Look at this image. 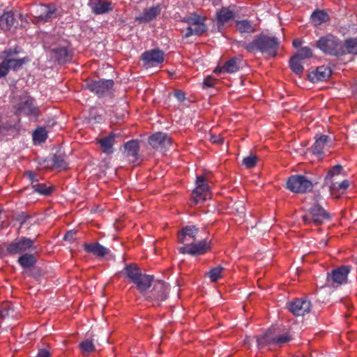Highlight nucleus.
<instances>
[{"instance_id":"1","label":"nucleus","mask_w":357,"mask_h":357,"mask_svg":"<svg viewBox=\"0 0 357 357\" xmlns=\"http://www.w3.org/2000/svg\"><path fill=\"white\" fill-rule=\"evenodd\" d=\"M236 44L238 47H243L248 52H259L261 54L275 57L278 54L280 40L275 36L261 33L255 36L251 43H246L241 40L237 41Z\"/></svg>"},{"instance_id":"2","label":"nucleus","mask_w":357,"mask_h":357,"mask_svg":"<svg viewBox=\"0 0 357 357\" xmlns=\"http://www.w3.org/2000/svg\"><path fill=\"white\" fill-rule=\"evenodd\" d=\"M324 200L320 194H314L305 198V202H308L311 206L308 208L307 213L302 217L305 225L311 223L315 225H321L331 219V215L321 205Z\"/></svg>"},{"instance_id":"3","label":"nucleus","mask_w":357,"mask_h":357,"mask_svg":"<svg viewBox=\"0 0 357 357\" xmlns=\"http://www.w3.org/2000/svg\"><path fill=\"white\" fill-rule=\"evenodd\" d=\"M314 184L307 175L295 174L287 178L285 188L291 192L304 194L312 190Z\"/></svg>"},{"instance_id":"4","label":"nucleus","mask_w":357,"mask_h":357,"mask_svg":"<svg viewBox=\"0 0 357 357\" xmlns=\"http://www.w3.org/2000/svg\"><path fill=\"white\" fill-rule=\"evenodd\" d=\"M316 47L331 56H339L344 55V52L341 40L331 35L321 37L317 41Z\"/></svg>"},{"instance_id":"5","label":"nucleus","mask_w":357,"mask_h":357,"mask_svg":"<svg viewBox=\"0 0 357 357\" xmlns=\"http://www.w3.org/2000/svg\"><path fill=\"white\" fill-rule=\"evenodd\" d=\"M31 14L38 20V22H47L58 15L57 10L54 5L39 4L31 6Z\"/></svg>"},{"instance_id":"6","label":"nucleus","mask_w":357,"mask_h":357,"mask_svg":"<svg viewBox=\"0 0 357 357\" xmlns=\"http://www.w3.org/2000/svg\"><path fill=\"white\" fill-rule=\"evenodd\" d=\"M350 266H341L333 270L331 273H328L326 282L328 285L337 287L347 281V277L351 272Z\"/></svg>"},{"instance_id":"7","label":"nucleus","mask_w":357,"mask_h":357,"mask_svg":"<svg viewBox=\"0 0 357 357\" xmlns=\"http://www.w3.org/2000/svg\"><path fill=\"white\" fill-rule=\"evenodd\" d=\"M15 112L18 115L36 116L38 114V108L35 105L34 100L31 97L24 96L15 106Z\"/></svg>"},{"instance_id":"8","label":"nucleus","mask_w":357,"mask_h":357,"mask_svg":"<svg viewBox=\"0 0 357 357\" xmlns=\"http://www.w3.org/2000/svg\"><path fill=\"white\" fill-rule=\"evenodd\" d=\"M311 301L307 298H296L287 303V309L295 316H304L310 312Z\"/></svg>"},{"instance_id":"9","label":"nucleus","mask_w":357,"mask_h":357,"mask_svg":"<svg viewBox=\"0 0 357 357\" xmlns=\"http://www.w3.org/2000/svg\"><path fill=\"white\" fill-rule=\"evenodd\" d=\"M113 86L114 82L112 79L91 81L86 84V88L98 96H102L110 93Z\"/></svg>"},{"instance_id":"10","label":"nucleus","mask_w":357,"mask_h":357,"mask_svg":"<svg viewBox=\"0 0 357 357\" xmlns=\"http://www.w3.org/2000/svg\"><path fill=\"white\" fill-rule=\"evenodd\" d=\"M142 59L146 66L154 67L164 61L165 53L158 49L151 50L142 54Z\"/></svg>"},{"instance_id":"11","label":"nucleus","mask_w":357,"mask_h":357,"mask_svg":"<svg viewBox=\"0 0 357 357\" xmlns=\"http://www.w3.org/2000/svg\"><path fill=\"white\" fill-rule=\"evenodd\" d=\"M169 291V287L168 284L163 281H158L154 284L149 298L159 303L167 299Z\"/></svg>"},{"instance_id":"12","label":"nucleus","mask_w":357,"mask_h":357,"mask_svg":"<svg viewBox=\"0 0 357 357\" xmlns=\"http://www.w3.org/2000/svg\"><path fill=\"white\" fill-rule=\"evenodd\" d=\"M33 248V241L27 238H20L7 247V252L10 254H20Z\"/></svg>"},{"instance_id":"13","label":"nucleus","mask_w":357,"mask_h":357,"mask_svg":"<svg viewBox=\"0 0 357 357\" xmlns=\"http://www.w3.org/2000/svg\"><path fill=\"white\" fill-rule=\"evenodd\" d=\"M149 142L153 149L162 151L171 145L172 140L166 133L159 132L151 136Z\"/></svg>"},{"instance_id":"14","label":"nucleus","mask_w":357,"mask_h":357,"mask_svg":"<svg viewBox=\"0 0 357 357\" xmlns=\"http://www.w3.org/2000/svg\"><path fill=\"white\" fill-rule=\"evenodd\" d=\"M331 74L332 70L330 67L321 66L308 74V79L311 82L317 83L327 80Z\"/></svg>"},{"instance_id":"15","label":"nucleus","mask_w":357,"mask_h":357,"mask_svg":"<svg viewBox=\"0 0 357 357\" xmlns=\"http://www.w3.org/2000/svg\"><path fill=\"white\" fill-rule=\"evenodd\" d=\"M17 313L13 307L6 304L0 308V327L5 324V328H9L13 325V321L16 318Z\"/></svg>"},{"instance_id":"16","label":"nucleus","mask_w":357,"mask_h":357,"mask_svg":"<svg viewBox=\"0 0 357 357\" xmlns=\"http://www.w3.org/2000/svg\"><path fill=\"white\" fill-rule=\"evenodd\" d=\"M256 342L259 349L268 348L271 350L275 349L273 331L269 329L264 333L256 336Z\"/></svg>"},{"instance_id":"17","label":"nucleus","mask_w":357,"mask_h":357,"mask_svg":"<svg viewBox=\"0 0 357 357\" xmlns=\"http://www.w3.org/2000/svg\"><path fill=\"white\" fill-rule=\"evenodd\" d=\"M188 26L186 27L185 31H183L184 37L188 38L191 36L201 35V17L195 16L189 17L187 20Z\"/></svg>"},{"instance_id":"18","label":"nucleus","mask_w":357,"mask_h":357,"mask_svg":"<svg viewBox=\"0 0 357 357\" xmlns=\"http://www.w3.org/2000/svg\"><path fill=\"white\" fill-rule=\"evenodd\" d=\"M199 228L193 225L186 226L178 234V242L183 244L192 241L199 234Z\"/></svg>"},{"instance_id":"19","label":"nucleus","mask_w":357,"mask_h":357,"mask_svg":"<svg viewBox=\"0 0 357 357\" xmlns=\"http://www.w3.org/2000/svg\"><path fill=\"white\" fill-rule=\"evenodd\" d=\"M161 7L157 5L144 10L142 13L136 17V20L140 23H146L154 19L160 13Z\"/></svg>"},{"instance_id":"20","label":"nucleus","mask_w":357,"mask_h":357,"mask_svg":"<svg viewBox=\"0 0 357 357\" xmlns=\"http://www.w3.org/2000/svg\"><path fill=\"white\" fill-rule=\"evenodd\" d=\"M211 175V172L202 168V202L212 199L211 185L208 184V183H211L210 181Z\"/></svg>"},{"instance_id":"21","label":"nucleus","mask_w":357,"mask_h":357,"mask_svg":"<svg viewBox=\"0 0 357 357\" xmlns=\"http://www.w3.org/2000/svg\"><path fill=\"white\" fill-rule=\"evenodd\" d=\"M349 186V181L344 180L341 183L331 182L329 185L331 195L333 198H339L344 194Z\"/></svg>"},{"instance_id":"22","label":"nucleus","mask_w":357,"mask_h":357,"mask_svg":"<svg viewBox=\"0 0 357 357\" xmlns=\"http://www.w3.org/2000/svg\"><path fill=\"white\" fill-rule=\"evenodd\" d=\"M89 5L93 13L96 15H102L112 10V3L107 0H94Z\"/></svg>"},{"instance_id":"23","label":"nucleus","mask_w":357,"mask_h":357,"mask_svg":"<svg viewBox=\"0 0 357 357\" xmlns=\"http://www.w3.org/2000/svg\"><path fill=\"white\" fill-rule=\"evenodd\" d=\"M330 142V137L326 135H321L316 138L315 142L312 147V153L319 156L322 155L326 145Z\"/></svg>"},{"instance_id":"24","label":"nucleus","mask_w":357,"mask_h":357,"mask_svg":"<svg viewBox=\"0 0 357 357\" xmlns=\"http://www.w3.org/2000/svg\"><path fill=\"white\" fill-rule=\"evenodd\" d=\"M153 280V277L152 275L142 273L140 277L134 282V284L141 293H144L150 288Z\"/></svg>"},{"instance_id":"25","label":"nucleus","mask_w":357,"mask_h":357,"mask_svg":"<svg viewBox=\"0 0 357 357\" xmlns=\"http://www.w3.org/2000/svg\"><path fill=\"white\" fill-rule=\"evenodd\" d=\"M217 17V24L220 27L224 25L225 23L234 19L235 15L232 10H230L228 8L222 7L216 13Z\"/></svg>"},{"instance_id":"26","label":"nucleus","mask_w":357,"mask_h":357,"mask_svg":"<svg viewBox=\"0 0 357 357\" xmlns=\"http://www.w3.org/2000/svg\"><path fill=\"white\" fill-rule=\"evenodd\" d=\"M84 250L98 257H104L109 252V250L98 243L84 244Z\"/></svg>"},{"instance_id":"27","label":"nucleus","mask_w":357,"mask_h":357,"mask_svg":"<svg viewBox=\"0 0 357 357\" xmlns=\"http://www.w3.org/2000/svg\"><path fill=\"white\" fill-rule=\"evenodd\" d=\"M241 62L242 61L240 59L232 57L224 63L219 71L224 70L227 73H236L240 70Z\"/></svg>"},{"instance_id":"28","label":"nucleus","mask_w":357,"mask_h":357,"mask_svg":"<svg viewBox=\"0 0 357 357\" xmlns=\"http://www.w3.org/2000/svg\"><path fill=\"white\" fill-rule=\"evenodd\" d=\"M15 19L11 11L4 13L0 17V28L4 31L10 30L15 24Z\"/></svg>"},{"instance_id":"29","label":"nucleus","mask_w":357,"mask_h":357,"mask_svg":"<svg viewBox=\"0 0 357 357\" xmlns=\"http://www.w3.org/2000/svg\"><path fill=\"white\" fill-rule=\"evenodd\" d=\"M125 152L128 159L135 162L139 151V146L137 141L132 140L125 144Z\"/></svg>"},{"instance_id":"30","label":"nucleus","mask_w":357,"mask_h":357,"mask_svg":"<svg viewBox=\"0 0 357 357\" xmlns=\"http://www.w3.org/2000/svg\"><path fill=\"white\" fill-rule=\"evenodd\" d=\"M5 53L8 54V56L3 59L4 63H6V66L8 67V71L12 69L14 70H17L20 69L22 65L25 63L24 59H15L10 57L9 55L10 54V50L5 51Z\"/></svg>"},{"instance_id":"31","label":"nucleus","mask_w":357,"mask_h":357,"mask_svg":"<svg viewBox=\"0 0 357 357\" xmlns=\"http://www.w3.org/2000/svg\"><path fill=\"white\" fill-rule=\"evenodd\" d=\"M185 245L178 248L181 254H188L190 255H197L201 253V243H192L190 242L185 243Z\"/></svg>"},{"instance_id":"32","label":"nucleus","mask_w":357,"mask_h":357,"mask_svg":"<svg viewBox=\"0 0 357 357\" xmlns=\"http://www.w3.org/2000/svg\"><path fill=\"white\" fill-rule=\"evenodd\" d=\"M124 271L126 274V276L133 283L142 275L140 269L137 266L132 264L126 265L124 268Z\"/></svg>"},{"instance_id":"33","label":"nucleus","mask_w":357,"mask_h":357,"mask_svg":"<svg viewBox=\"0 0 357 357\" xmlns=\"http://www.w3.org/2000/svg\"><path fill=\"white\" fill-rule=\"evenodd\" d=\"M236 27L241 33H253L256 31L254 26L247 20H238L236 22Z\"/></svg>"},{"instance_id":"34","label":"nucleus","mask_w":357,"mask_h":357,"mask_svg":"<svg viewBox=\"0 0 357 357\" xmlns=\"http://www.w3.org/2000/svg\"><path fill=\"white\" fill-rule=\"evenodd\" d=\"M114 137V134H110L109 136L102 138L99 141V144L102 148L104 153H111L113 152V144Z\"/></svg>"},{"instance_id":"35","label":"nucleus","mask_w":357,"mask_h":357,"mask_svg":"<svg viewBox=\"0 0 357 357\" xmlns=\"http://www.w3.org/2000/svg\"><path fill=\"white\" fill-rule=\"evenodd\" d=\"M292 340L293 337L289 332L282 334L274 333L275 348L282 347Z\"/></svg>"},{"instance_id":"36","label":"nucleus","mask_w":357,"mask_h":357,"mask_svg":"<svg viewBox=\"0 0 357 357\" xmlns=\"http://www.w3.org/2000/svg\"><path fill=\"white\" fill-rule=\"evenodd\" d=\"M311 20L315 26H319L328 20V15L324 10H316L311 15Z\"/></svg>"},{"instance_id":"37","label":"nucleus","mask_w":357,"mask_h":357,"mask_svg":"<svg viewBox=\"0 0 357 357\" xmlns=\"http://www.w3.org/2000/svg\"><path fill=\"white\" fill-rule=\"evenodd\" d=\"M291 70L296 75H301L303 74L304 68L301 60L298 59L297 56H292L289 61Z\"/></svg>"},{"instance_id":"38","label":"nucleus","mask_w":357,"mask_h":357,"mask_svg":"<svg viewBox=\"0 0 357 357\" xmlns=\"http://www.w3.org/2000/svg\"><path fill=\"white\" fill-rule=\"evenodd\" d=\"M343 50L344 54H357V38L347 39L343 44Z\"/></svg>"},{"instance_id":"39","label":"nucleus","mask_w":357,"mask_h":357,"mask_svg":"<svg viewBox=\"0 0 357 357\" xmlns=\"http://www.w3.org/2000/svg\"><path fill=\"white\" fill-rule=\"evenodd\" d=\"M47 138V132L45 128H38L33 132V141L35 144H40L45 142Z\"/></svg>"},{"instance_id":"40","label":"nucleus","mask_w":357,"mask_h":357,"mask_svg":"<svg viewBox=\"0 0 357 357\" xmlns=\"http://www.w3.org/2000/svg\"><path fill=\"white\" fill-rule=\"evenodd\" d=\"M55 57L59 63H63L70 59V54L66 47H60L53 50Z\"/></svg>"},{"instance_id":"41","label":"nucleus","mask_w":357,"mask_h":357,"mask_svg":"<svg viewBox=\"0 0 357 357\" xmlns=\"http://www.w3.org/2000/svg\"><path fill=\"white\" fill-rule=\"evenodd\" d=\"M224 270V267L219 265L211 268L208 272L206 273L205 276L208 277L211 282H215L222 277V273Z\"/></svg>"},{"instance_id":"42","label":"nucleus","mask_w":357,"mask_h":357,"mask_svg":"<svg viewBox=\"0 0 357 357\" xmlns=\"http://www.w3.org/2000/svg\"><path fill=\"white\" fill-rule=\"evenodd\" d=\"M201 200V176H197L196 177V188L192 193L190 199V205L197 204Z\"/></svg>"},{"instance_id":"43","label":"nucleus","mask_w":357,"mask_h":357,"mask_svg":"<svg viewBox=\"0 0 357 357\" xmlns=\"http://www.w3.org/2000/svg\"><path fill=\"white\" fill-rule=\"evenodd\" d=\"M18 262L23 268H28L36 264V259L33 255L25 254L19 257Z\"/></svg>"},{"instance_id":"44","label":"nucleus","mask_w":357,"mask_h":357,"mask_svg":"<svg viewBox=\"0 0 357 357\" xmlns=\"http://www.w3.org/2000/svg\"><path fill=\"white\" fill-rule=\"evenodd\" d=\"M205 234L207 236L202 239V255L211 252L213 245V236L208 234V231H202V236Z\"/></svg>"},{"instance_id":"45","label":"nucleus","mask_w":357,"mask_h":357,"mask_svg":"<svg viewBox=\"0 0 357 357\" xmlns=\"http://www.w3.org/2000/svg\"><path fill=\"white\" fill-rule=\"evenodd\" d=\"M294 56H297V58L301 61L309 59L313 56L312 50L309 47H303L300 48L297 53Z\"/></svg>"},{"instance_id":"46","label":"nucleus","mask_w":357,"mask_h":357,"mask_svg":"<svg viewBox=\"0 0 357 357\" xmlns=\"http://www.w3.org/2000/svg\"><path fill=\"white\" fill-rule=\"evenodd\" d=\"M32 188L35 192L43 195H50L53 189L52 187H47L46 185L43 183H33Z\"/></svg>"},{"instance_id":"47","label":"nucleus","mask_w":357,"mask_h":357,"mask_svg":"<svg viewBox=\"0 0 357 357\" xmlns=\"http://www.w3.org/2000/svg\"><path fill=\"white\" fill-rule=\"evenodd\" d=\"M257 161L258 157L255 154L250 153L243 159L242 164L247 169H251L257 165Z\"/></svg>"},{"instance_id":"48","label":"nucleus","mask_w":357,"mask_h":357,"mask_svg":"<svg viewBox=\"0 0 357 357\" xmlns=\"http://www.w3.org/2000/svg\"><path fill=\"white\" fill-rule=\"evenodd\" d=\"M342 170V167L340 165H336L331 169H329L325 178V184H328V183L335 176H337L340 174Z\"/></svg>"},{"instance_id":"49","label":"nucleus","mask_w":357,"mask_h":357,"mask_svg":"<svg viewBox=\"0 0 357 357\" xmlns=\"http://www.w3.org/2000/svg\"><path fill=\"white\" fill-rule=\"evenodd\" d=\"M82 352L84 354H89L95 350V346L90 340H85L79 344Z\"/></svg>"},{"instance_id":"50","label":"nucleus","mask_w":357,"mask_h":357,"mask_svg":"<svg viewBox=\"0 0 357 357\" xmlns=\"http://www.w3.org/2000/svg\"><path fill=\"white\" fill-rule=\"evenodd\" d=\"M52 161L54 166L61 170L66 169L68 167V163L65 158L60 155H55Z\"/></svg>"},{"instance_id":"51","label":"nucleus","mask_w":357,"mask_h":357,"mask_svg":"<svg viewBox=\"0 0 357 357\" xmlns=\"http://www.w3.org/2000/svg\"><path fill=\"white\" fill-rule=\"evenodd\" d=\"M204 138L215 144H222L224 142V139L220 135H213L211 132L205 133Z\"/></svg>"},{"instance_id":"52","label":"nucleus","mask_w":357,"mask_h":357,"mask_svg":"<svg viewBox=\"0 0 357 357\" xmlns=\"http://www.w3.org/2000/svg\"><path fill=\"white\" fill-rule=\"evenodd\" d=\"M232 208L236 213L239 215L241 217L244 215L245 213V208L243 204V202L241 201L236 202L233 206Z\"/></svg>"},{"instance_id":"53","label":"nucleus","mask_w":357,"mask_h":357,"mask_svg":"<svg viewBox=\"0 0 357 357\" xmlns=\"http://www.w3.org/2000/svg\"><path fill=\"white\" fill-rule=\"evenodd\" d=\"M216 79L211 76H207L202 82L204 86L211 87L214 86Z\"/></svg>"},{"instance_id":"54","label":"nucleus","mask_w":357,"mask_h":357,"mask_svg":"<svg viewBox=\"0 0 357 357\" xmlns=\"http://www.w3.org/2000/svg\"><path fill=\"white\" fill-rule=\"evenodd\" d=\"M8 67L6 65V63L3 61L0 63V78L5 77L8 73Z\"/></svg>"},{"instance_id":"55","label":"nucleus","mask_w":357,"mask_h":357,"mask_svg":"<svg viewBox=\"0 0 357 357\" xmlns=\"http://www.w3.org/2000/svg\"><path fill=\"white\" fill-rule=\"evenodd\" d=\"M174 95L179 102H183L185 99V94L183 91H175Z\"/></svg>"},{"instance_id":"56","label":"nucleus","mask_w":357,"mask_h":357,"mask_svg":"<svg viewBox=\"0 0 357 357\" xmlns=\"http://www.w3.org/2000/svg\"><path fill=\"white\" fill-rule=\"evenodd\" d=\"M35 357H50V353L46 349H40Z\"/></svg>"},{"instance_id":"57","label":"nucleus","mask_w":357,"mask_h":357,"mask_svg":"<svg viewBox=\"0 0 357 357\" xmlns=\"http://www.w3.org/2000/svg\"><path fill=\"white\" fill-rule=\"evenodd\" d=\"M75 234H76L75 231H74L73 230L68 231L65 234V236L63 237V239L66 240V241H72L75 238Z\"/></svg>"},{"instance_id":"58","label":"nucleus","mask_w":357,"mask_h":357,"mask_svg":"<svg viewBox=\"0 0 357 357\" xmlns=\"http://www.w3.org/2000/svg\"><path fill=\"white\" fill-rule=\"evenodd\" d=\"M292 45L295 48H298L302 45V40L299 38L294 39Z\"/></svg>"},{"instance_id":"59","label":"nucleus","mask_w":357,"mask_h":357,"mask_svg":"<svg viewBox=\"0 0 357 357\" xmlns=\"http://www.w3.org/2000/svg\"><path fill=\"white\" fill-rule=\"evenodd\" d=\"M26 174H27V176H28L29 178L30 179V181H32V184H33V180H34V178H35V174H34V173H33V172H28L26 173Z\"/></svg>"},{"instance_id":"60","label":"nucleus","mask_w":357,"mask_h":357,"mask_svg":"<svg viewBox=\"0 0 357 357\" xmlns=\"http://www.w3.org/2000/svg\"><path fill=\"white\" fill-rule=\"evenodd\" d=\"M202 33H204L206 30V26L203 22H202Z\"/></svg>"},{"instance_id":"61","label":"nucleus","mask_w":357,"mask_h":357,"mask_svg":"<svg viewBox=\"0 0 357 357\" xmlns=\"http://www.w3.org/2000/svg\"><path fill=\"white\" fill-rule=\"evenodd\" d=\"M354 91L357 93V82L354 84Z\"/></svg>"},{"instance_id":"62","label":"nucleus","mask_w":357,"mask_h":357,"mask_svg":"<svg viewBox=\"0 0 357 357\" xmlns=\"http://www.w3.org/2000/svg\"><path fill=\"white\" fill-rule=\"evenodd\" d=\"M321 243H323L324 245H326L327 243V241L324 240L321 241Z\"/></svg>"}]
</instances>
